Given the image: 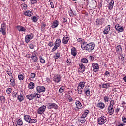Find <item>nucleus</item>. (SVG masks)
<instances>
[{
	"label": "nucleus",
	"mask_w": 126,
	"mask_h": 126,
	"mask_svg": "<svg viewBox=\"0 0 126 126\" xmlns=\"http://www.w3.org/2000/svg\"><path fill=\"white\" fill-rule=\"evenodd\" d=\"M105 21V19L104 18H98L96 20V25H102L104 22Z\"/></svg>",
	"instance_id": "obj_14"
},
{
	"label": "nucleus",
	"mask_w": 126,
	"mask_h": 126,
	"mask_svg": "<svg viewBox=\"0 0 126 126\" xmlns=\"http://www.w3.org/2000/svg\"><path fill=\"white\" fill-rule=\"evenodd\" d=\"M18 94V91H14L12 94V96L13 98H17V96L19 95Z\"/></svg>",
	"instance_id": "obj_30"
},
{
	"label": "nucleus",
	"mask_w": 126,
	"mask_h": 126,
	"mask_svg": "<svg viewBox=\"0 0 126 126\" xmlns=\"http://www.w3.org/2000/svg\"><path fill=\"white\" fill-rule=\"evenodd\" d=\"M107 122V118L104 116H101L97 119V123L99 125H104Z\"/></svg>",
	"instance_id": "obj_5"
},
{
	"label": "nucleus",
	"mask_w": 126,
	"mask_h": 126,
	"mask_svg": "<svg viewBox=\"0 0 126 126\" xmlns=\"http://www.w3.org/2000/svg\"><path fill=\"white\" fill-rule=\"evenodd\" d=\"M54 59H55V60H57V59H58L60 58V53L57 52L56 53L54 56Z\"/></svg>",
	"instance_id": "obj_38"
},
{
	"label": "nucleus",
	"mask_w": 126,
	"mask_h": 126,
	"mask_svg": "<svg viewBox=\"0 0 126 126\" xmlns=\"http://www.w3.org/2000/svg\"><path fill=\"white\" fill-rule=\"evenodd\" d=\"M92 67L93 68V71L94 72H97L98 71V69H99V64H98L96 63H92Z\"/></svg>",
	"instance_id": "obj_12"
},
{
	"label": "nucleus",
	"mask_w": 126,
	"mask_h": 126,
	"mask_svg": "<svg viewBox=\"0 0 126 126\" xmlns=\"http://www.w3.org/2000/svg\"><path fill=\"white\" fill-rule=\"evenodd\" d=\"M36 90L38 93H41V92H45L46 91V88L44 86H37L36 88Z\"/></svg>",
	"instance_id": "obj_10"
},
{
	"label": "nucleus",
	"mask_w": 126,
	"mask_h": 126,
	"mask_svg": "<svg viewBox=\"0 0 126 126\" xmlns=\"http://www.w3.org/2000/svg\"><path fill=\"white\" fill-rule=\"evenodd\" d=\"M66 21H67V20H66L65 18L63 19V22L65 23V22H66Z\"/></svg>",
	"instance_id": "obj_62"
},
{
	"label": "nucleus",
	"mask_w": 126,
	"mask_h": 126,
	"mask_svg": "<svg viewBox=\"0 0 126 126\" xmlns=\"http://www.w3.org/2000/svg\"><path fill=\"white\" fill-rule=\"evenodd\" d=\"M69 13L70 16H72L73 15V13H72V11H70V12H69Z\"/></svg>",
	"instance_id": "obj_61"
},
{
	"label": "nucleus",
	"mask_w": 126,
	"mask_h": 126,
	"mask_svg": "<svg viewBox=\"0 0 126 126\" xmlns=\"http://www.w3.org/2000/svg\"><path fill=\"white\" fill-rule=\"evenodd\" d=\"M117 126H124V124L123 123H121V124L118 125Z\"/></svg>",
	"instance_id": "obj_64"
},
{
	"label": "nucleus",
	"mask_w": 126,
	"mask_h": 126,
	"mask_svg": "<svg viewBox=\"0 0 126 126\" xmlns=\"http://www.w3.org/2000/svg\"><path fill=\"white\" fill-rule=\"evenodd\" d=\"M22 6L25 9L27 8V5L26 4H24L22 5Z\"/></svg>",
	"instance_id": "obj_59"
},
{
	"label": "nucleus",
	"mask_w": 126,
	"mask_h": 126,
	"mask_svg": "<svg viewBox=\"0 0 126 126\" xmlns=\"http://www.w3.org/2000/svg\"><path fill=\"white\" fill-rule=\"evenodd\" d=\"M24 14L27 16H29L30 17L31 16H32L33 15V13H32V11H26L24 12Z\"/></svg>",
	"instance_id": "obj_22"
},
{
	"label": "nucleus",
	"mask_w": 126,
	"mask_h": 126,
	"mask_svg": "<svg viewBox=\"0 0 126 126\" xmlns=\"http://www.w3.org/2000/svg\"><path fill=\"white\" fill-rule=\"evenodd\" d=\"M65 90V87L63 86H62L60 88L59 91L60 93H63V92Z\"/></svg>",
	"instance_id": "obj_34"
},
{
	"label": "nucleus",
	"mask_w": 126,
	"mask_h": 126,
	"mask_svg": "<svg viewBox=\"0 0 126 126\" xmlns=\"http://www.w3.org/2000/svg\"><path fill=\"white\" fill-rule=\"evenodd\" d=\"M94 48L95 44L93 42L88 44L87 42H84L81 45V48L82 50H84V51L91 52L92 50H94Z\"/></svg>",
	"instance_id": "obj_1"
},
{
	"label": "nucleus",
	"mask_w": 126,
	"mask_h": 126,
	"mask_svg": "<svg viewBox=\"0 0 126 126\" xmlns=\"http://www.w3.org/2000/svg\"><path fill=\"white\" fill-rule=\"evenodd\" d=\"M84 91L86 96H87L88 97L89 96H90V89L89 88L84 89Z\"/></svg>",
	"instance_id": "obj_27"
},
{
	"label": "nucleus",
	"mask_w": 126,
	"mask_h": 126,
	"mask_svg": "<svg viewBox=\"0 0 126 126\" xmlns=\"http://www.w3.org/2000/svg\"><path fill=\"white\" fill-rule=\"evenodd\" d=\"M114 3H115V2L113 0H111L110 2L109 3L108 7L110 10L113 9V8L114 7Z\"/></svg>",
	"instance_id": "obj_23"
},
{
	"label": "nucleus",
	"mask_w": 126,
	"mask_h": 126,
	"mask_svg": "<svg viewBox=\"0 0 126 126\" xmlns=\"http://www.w3.org/2000/svg\"><path fill=\"white\" fill-rule=\"evenodd\" d=\"M28 87L29 89H34L35 88V83L33 82H30L29 84Z\"/></svg>",
	"instance_id": "obj_26"
},
{
	"label": "nucleus",
	"mask_w": 126,
	"mask_h": 126,
	"mask_svg": "<svg viewBox=\"0 0 126 126\" xmlns=\"http://www.w3.org/2000/svg\"><path fill=\"white\" fill-rule=\"evenodd\" d=\"M79 121L81 122L82 124H84L85 122H86V120L85 118H83L81 116V117L80 118Z\"/></svg>",
	"instance_id": "obj_37"
},
{
	"label": "nucleus",
	"mask_w": 126,
	"mask_h": 126,
	"mask_svg": "<svg viewBox=\"0 0 126 126\" xmlns=\"http://www.w3.org/2000/svg\"><path fill=\"white\" fill-rule=\"evenodd\" d=\"M31 2L32 4H35V3H37V0H31Z\"/></svg>",
	"instance_id": "obj_52"
},
{
	"label": "nucleus",
	"mask_w": 126,
	"mask_h": 126,
	"mask_svg": "<svg viewBox=\"0 0 126 126\" xmlns=\"http://www.w3.org/2000/svg\"><path fill=\"white\" fill-rule=\"evenodd\" d=\"M31 58L34 63H36L38 61V57L37 56H31Z\"/></svg>",
	"instance_id": "obj_42"
},
{
	"label": "nucleus",
	"mask_w": 126,
	"mask_h": 126,
	"mask_svg": "<svg viewBox=\"0 0 126 126\" xmlns=\"http://www.w3.org/2000/svg\"><path fill=\"white\" fill-rule=\"evenodd\" d=\"M77 41H78V42H79V43H81V44L84 41V40L82 38H78L77 39Z\"/></svg>",
	"instance_id": "obj_51"
},
{
	"label": "nucleus",
	"mask_w": 126,
	"mask_h": 126,
	"mask_svg": "<svg viewBox=\"0 0 126 126\" xmlns=\"http://www.w3.org/2000/svg\"><path fill=\"white\" fill-rule=\"evenodd\" d=\"M26 98L28 100H29V101H31L33 100L34 98H36V95L33 94H30L26 95Z\"/></svg>",
	"instance_id": "obj_13"
},
{
	"label": "nucleus",
	"mask_w": 126,
	"mask_h": 126,
	"mask_svg": "<svg viewBox=\"0 0 126 126\" xmlns=\"http://www.w3.org/2000/svg\"><path fill=\"white\" fill-rule=\"evenodd\" d=\"M115 28L119 32H123V31L124 30V28L121 26V25L119 24H116L115 26Z\"/></svg>",
	"instance_id": "obj_17"
},
{
	"label": "nucleus",
	"mask_w": 126,
	"mask_h": 126,
	"mask_svg": "<svg viewBox=\"0 0 126 126\" xmlns=\"http://www.w3.org/2000/svg\"><path fill=\"white\" fill-rule=\"evenodd\" d=\"M32 55V57H37V56H38V53H37L36 51H34Z\"/></svg>",
	"instance_id": "obj_49"
},
{
	"label": "nucleus",
	"mask_w": 126,
	"mask_h": 126,
	"mask_svg": "<svg viewBox=\"0 0 126 126\" xmlns=\"http://www.w3.org/2000/svg\"><path fill=\"white\" fill-rule=\"evenodd\" d=\"M41 27L43 29H45V28L46 27V24L45 23L42 24Z\"/></svg>",
	"instance_id": "obj_58"
},
{
	"label": "nucleus",
	"mask_w": 126,
	"mask_h": 126,
	"mask_svg": "<svg viewBox=\"0 0 126 126\" xmlns=\"http://www.w3.org/2000/svg\"><path fill=\"white\" fill-rule=\"evenodd\" d=\"M86 83L85 82H80L78 84V87L77 88V91L78 94H82V91H83V88L85 86Z\"/></svg>",
	"instance_id": "obj_3"
},
{
	"label": "nucleus",
	"mask_w": 126,
	"mask_h": 126,
	"mask_svg": "<svg viewBox=\"0 0 126 126\" xmlns=\"http://www.w3.org/2000/svg\"><path fill=\"white\" fill-rule=\"evenodd\" d=\"M104 74L105 75H106V76H107L108 77L110 76V72H109V71H106Z\"/></svg>",
	"instance_id": "obj_55"
},
{
	"label": "nucleus",
	"mask_w": 126,
	"mask_h": 126,
	"mask_svg": "<svg viewBox=\"0 0 126 126\" xmlns=\"http://www.w3.org/2000/svg\"><path fill=\"white\" fill-rule=\"evenodd\" d=\"M123 80L125 82H126V76H125L124 78H123Z\"/></svg>",
	"instance_id": "obj_63"
},
{
	"label": "nucleus",
	"mask_w": 126,
	"mask_h": 126,
	"mask_svg": "<svg viewBox=\"0 0 126 126\" xmlns=\"http://www.w3.org/2000/svg\"><path fill=\"white\" fill-rule=\"evenodd\" d=\"M122 121L124 124H126V118L125 116L122 117Z\"/></svg>",
	"instance_id": "obj_48"
},
{
	"label": "nucleus",
	"mask_w": 126,
	"mask_h": 126,
	"mask_svg": "<svg viewBox=\"0 0 126 126\" xmlns=\"http://www.w3.org/2000/svg\"><path fill=\"white\" fill-rule=\"evenodd\" d=\"M30 75L31 78H35L36 77V74L35 73H32Z\"/></svg>",
	"instance_id": "obj_47"
},
{
	"label": "nucleus",
	"mask_w": 126,
	"mask_h": 126,
	"mask_svg": "<svg viewBox=\"0 0 126 126\" xmlns=\"http://www.w3.org/2000/svg\"><path fill=\"white\" fill-rule=\"evenodd\" d=\"M67 63L68 65H70V64H71V61L70 60V59H67Z\"/></svg>",
	"instance_id": "obj_54"
},
{
	"label": "nucleus",
	"mask_w": 126,
	"mask_h": 126,
	"mask_svg": "<svg viewBox=\"0 0 126 126\" xmlns=\"http://www.w3.org/2000/svg\"><path fill=\"white\" fill-rule=\"evenodd\" d=\"M71 50V55H72L73 57H75V56H76L77 55L76 49H75V48L74 47H72Z\"/></svg>",
	"instance_id": "obj_29"
},
{
	"label": "nucleus",
	"mask_w": 126,
	"mask_h": 126,
	"mask_svg": "<svg viewBox=\"0 0 126 126\" xmlns=\"http://www.w3.org/2000/svg\"><path fill=\"white\" fill-rule=\"evenodd\" d=\"M47 108L49 109H55V110H58L59 106L55 103H49L48 104Z\"/></svg>",
	"instance_id": "obj_6"
},
{
	"label": "nucleus",
	"mask_w": 126,
	"mask_h": 126,
	"mask_svg": "<svg viewBox=\"0 0 126 126\" xmlns=\"http://www.w3.org/2000/svg\"><path fill=\"white\" fill-rule=\"evenodd\" d=\"M16 28H17V29L20 32H26V29L24 28V27H23L22 26H17Z\"/></svg>",
	"instance_id": "obj_21"
},
{
	"label": "nucleus",
	"mask_w": 126,
	"mask_h": 126,
	"mask_svg": "<svg viewBox=\"0 0 126 126\" xmlns=\"http://www.w3.org/2000/svg\"><path fill=\"white\" fill-rule=\"evenodd\" d=\"M49 47H53L54 46V43L53 42L49 41L48 43Z\"/></svg>",
	"instance_id": "obj_50"
},
{
	"label": "nucleus",
	"mask_w": 126,
	"mask_h": 126,
	"mask_svg": "<svg viewBox=\"0 0 126 126\" xmlns=\"http://www.w3.org/2000/svg\"><path fill=\"white\" fill-rule=\"evenodd\" d=\"M58 25H59V21H58V20H55L54 21H53L52 24V28H56L58 27Z\"/></svg>",
	"instance_id": "obj_25"
},
{
	"label": "nucleus",
	"mask_w": 126,
	"mask_h": 126,
	"mask_svg": "<svg viewBox=\"0 0 126 126\" xmlns=\"http://www.w3.org/2000/svg\"><path fill=\"white\" fill-rule=\"evenodd\" d=\"M18 78L19 80H22L23 79H24V77L23 76V75L20 73L18 75Z\"/></svg>",
	"instance_id": "obj_39"
},
{
	"label": "nucleus",
	"mask_w": 126,
	"mask_h": 126,
	"mask_svg": "<svg viewBox=\"0 0 126 126\" xmlns=\"http://www.w3.org/2000/svg\"><path fill=\"white\" fill-rule=\"evenodd\" d=\"M103 100H104L105 103H107V102H109V101L110 100V98L108 96H105L104 97Z\"/></svg>",
	"instance_id": "obj_36"
},
{
	"label": "nucleus",
	"mask_w": 126,
	"mask_h": 126,
	"mask_svg": "<svg viewBox=\"0 0 126 126\" xmlns=\"http://www.w3.org/2000/svg\"><path fill=\"white\" fill-rule=\"evenodd\" d=\"M29 47L30 49H34V45L33 44H30Z\"/></svg>",
	"instance_id": "obj_56"
},
{
	"label": "nucleus",
	"mask_w": 126,
	"mask_h": 126,
	"mask_svg": "<svg viewBox=\"0 0 126 126\" xmlns=\"http://www.w3.org/2000/svg\"><path fill=\"white\" fill-rule=\"evenodd\" d=\"M17 124L19 126H22L23 124V122H22V120L21 119H19L17 121Z\"/></svg>",
	"instance_id": "obj_43"
},
{
	"label": "nucleus",
	"mask_w": 126,
	"mask_h": 126,
	"mask_svg": "<svg viewBox=\"0 0 126 126\" xmlns=\"http://www.w3.org/2000/svg\"><path fill=\"white\" fill-rule=\"evenodd\" d=\"M69 41V37L65 36H64L62 40V44H63V45H66L68 43V41Z\"/></svg>",
	"instance_id": "obj_16"
},
{
	"label": "nucleus",
	"mask_w": 126,
	"mask_h": 126,
	"mask_svg": "<svg viewBox=\"0 0 126 126\" xmlns=\"http://www.w3.org/2000/svg\"><path fill=\"white\" fill-rule=\"evenodd\" d=\"M17 100L19 101V102H22L24 100V94L23 93H21L20 94L18 95V96L17 97Z\"/></svg>",
	"instance_id": "obj_15"
},
{
	"label": "nucleus",
	"mask_w": 126,
	"mask_h": 126,
	"mask_svg": "<svg viewBox=\"0 0 126 126\" xmlns=\"http://www.w3.org/2000/svg\"><path fill=\"white\" fill-rule=\"evenodd\" d=\"M12 91V89L11 88H8L7 90H6V92L8 94H10V93H11V91Z\"/></svg>",
	"instance_id": "obj_46"
},
{
	"label": "nucleus",
	"mask_w": 126,
	"mask_h": 126,
	"mask_svg": "<svg viewBox=\"0 0 126 126\" xmlns=\"http://www.w3.org/2000/svg\"><path fill=\"white\" fill-rule=\"evenodd\" d=\"M50 5H51V8H54V3H53V2H51L50 3Z\"/></svg>",
	"instance_id": "obj_60"
},
{
	"label": "nucleus",
	"mask_w": 126,
	"mask_h": 126,
	"mask_svg": "<svg viewBox=\"0 0 126 126\" xmlns=\"http://www.w3.org/2000/svg\"><path fill=\"white\" fill-rule=\"evenodd\" d=\"M24 119L27 123H29V124H34L35 123H37V120L36 119H31L30 116L28 115H24Z\"/></svg>",
	"instance_id": "obj_2"
},
{
	"label": "nucleus",
	"mask_w": 126,
	"mask_h": 126,
	"mask_svg": "<svg viewBox=\"0 0 126 126\" xmlns=\"http://www.w3.org/2000/svg\"><path fill=\"white\" fill-rule=\"evenodd\" d=\"M0 32L2 35H6V26H5L4 24H1Z\"/></svg>",
	"instance_id": "obj_9"
},
{
	"label": "nucleus",
	"mask_w": 126,
	"mask_h": 126,
	"mask_svg": "<svg viewBox=\"0 0 126 126\" xmlns=\"http://www.w3.org/2000/svg\"><path fill=\"white\" fill-rule=\"evenodd\" d=\"M46 109H47V107L45 105H43L38 108L37 113L39 115H43V113L45 112V111H46Z\"/></svg>",
	"instance_id": "obj_8"
},
{
	"label": "nucleus",
	"mask_w": 126,
	"mask_h": 126,
	"mask_svg": "<svg viewBox=\"0 0 126 126\" xmlns=\"http://www.w3.org/2000/svg\"><path fill=\"white\" fill-rule=\"evenodd\" d=\"M61 39L59 38L57 39L54 43V46L53 47V48L51 50V52L53 53V52H55V51H56V50H58V49L59 48V47H60L61 46Z\"/></svg>",
	"instance_id": "obj_4"
},
{
	"label": "nucleus",
	"mask_w": 126,
	"mask_h": 126,
	"mask_svg": "<svg viewBox=\"0 0 126 126\" xmlns=\"http://www.w3.org/2000/svg\"><path fill=\"white\" fill-rule=\"evenodd\" d=\"M10 81L12 86H15V80L13 78V77H12V78L10 79Z\"/></svg>",
	"instance_id": "obj_32"
},
{
	"label": "nucleus",
	"mask_w": 126,
	"mask_h": 126,
	"mask_svg": "<svg viewBox=\"0 0 126 126\" xmlns=\"http://www.w3.org/2000/svg\"><path fill=\"white\" fill-rule=\"evenodd\" d=\"M97 107L100 109H104V108H105V103L103 102L98 103L97 105Z\"/></svg>",
	"instance_id": "obj_28"
},
{
	"label": "nucleus",
	"mask_w": 126,
	"mask_h": 126,
	"mask_svg": "<svg viewBox=\"0 0 126 126\" xmlns=\"http://www.w3.org/2000/svg\"><path fill=\"white\" fill-rule=\"evenodd\" d=\"M7 74L9 75V76H12V73L10 71H7Z\"/></svg>",
	"instance_id": "obj_57"
},
{
	"label": "nucleus",
	"mask_w": 126,
	"mask_h": 126,
	"mask_svg": "<svg viewBox=\"0 0 126 126\" xmlns=\"http://www.w3.org/2000/svg\"><path fill=\"white\" fill-rule=\"evenodd\" d=\"M39 60H40V63H45V59H43V57H42V56L39 57Z\"/></svg>",
	"instance_id": "obj_40"
},
{
	"label": "nucleus",
	"mask_w": 126,
	"mask_h": 126,
	"mask_svg": "<svg viewBox=\"0 0 126 126\" xmlns=\"http://www.w3.org/2000/svg\"><path fill=\"white\" fill-rule=\"evenodd\" d=\"M33 95H35V98H40V97H41V95H39L37 93H34L33 94Z\"/></svg>",
	"instance_id": "obj_53"
},
{
	"label": "nucleus",
	"mask_w": 126,
	"mask_h": 126,
	"mask_svg": "<svg viewBox=\"0 0 126 126\" xmlns=\"http://www.w3.org/2000/svg\"><path fill=\"white\" fill-rule=\"evenodd\" d=\"M116 51L117 52H121L122 51V47L121 45H118L116 47Z\"/></svg>",
	"instance_id": "obj_41"
},
{
	"label": "nucleus",
	"mask_w": 126,
	"mask_h": 126,
	"mask_svg": "<svg viewBox=\"0 0 126 126\" xmlns=\"http://www.w3.org/2000/svg\"><path fill=\"white\" fill-rule=\"evenodd\" d=\"M39 20V16H34L32 18V20L33 21V22H37L38 20Z\"/></svg>",
	"instance_id": "obj_31"
},
{
	"label": "nucleus",
	"mask_w": 126,
	"mask_h": 126,
	"mask_svg": "<svg viewBox=\"0 0 126 126\" xmlns=\"http://www.w3.org/2000/svg\"><path fill=\"white\" fill-rule=\"evenodd\" d=\"M110 29H111V25H108L107 26L105 27L104 31H103V34H108L110 32Z\"/></svg>",
	"instance_id": "obj_19"
},
{
	"label": "nucleus",
	"mask_w": 126,
	"mask_h": 126,
	"mask_svg": "<svg viewBox=\"0 0 126 126\" xmlns=\"http://www.w3.org/2000/svg\"><path fill=\"white\" fill-rule=\"evenodd\" d=\"M34 38L33 34H31L25 36V42L26 43H29L31 40H32Z\"/></svg>",
	"instance_id": "obj_11"
},
{
	"label": "nucleus",
	"mask_w": 126,
	"mask_h": 126,
	"mask_svg": "<svg viewBox=\"0 0 126 126\" xmlns=\"http://www.w3.org/2000/svg\"><path fill=\"white\" fill-rule=\"evenodd\" d=\"M79 66H80L79 71L80 72H84L85 71V66L82 63H79Z\"/></svg>",
	"instance_id": "obj_20"
},
{
	"label": "nucleus",
	"mask_w": 126,
	"mask_h": 126,
	"mask_svg": "<svg viewBox=\"0 0 126 126\" xmlns=\"http://www.w3.org/2000/svg\"><path fill=\"white\" fill-rule=\"evenodd\" d=\"M110 85H111L110 83L103 84H102V88H108V87H110Z\"/></svg>",
	"instance_id": "obj_35"
},
{
	"label": "nucleus",
	"mask_w": 126,
	"mask_h": 126,
	"mask_svg": "<svg viewBox=\"0 0 126 126\" xmlns=\"http://www.w3.org/2000/svg\"><path fill=\"white\" fill-rule=\"evenodd\" d=\"M89 113V110H86L85 112L83 113V114L82 115V118H86L87 117V115Z\"/></svg>",
	"instance_id": "obj_33"
},
{
	"label": "nucleus",
	"mask_w": 126,
	"mask_h": 126,
	"mask_svg": "<svg viewBox=\"0 0 126 126\" xmlns=\"http://www.w3.org/2000/svg\"><path fill=\"white\" fill-rule=\"evenodd\" d=\"M81 62L84 63H88V60L86 58H83L81 59Z\"/></svg>",
	"instance_id": "obj_44"
},
{
	"label": "nucleus",
	"mask_w": 126,
	"mask_h": 126,
	"mask_svg": "<svg viewBox=\"0 0 126 126\" xmlns=\"http://www.w3.org/2000/svg\"><path fill=\"white\" fill-rule=\"evenodd\" d=\"M108 112L109 115H112L114 114V107L108 106Z\"/></svg>",
	"instance_id": "obj_24"
},
{
	"label": "nucleus",
	"mask_w": 126,
	"mask_h": 126,
	"mask_svg": "<svg viewBox=\"0 0 126 126\" xmlns=\"http://www.w3.org/2000/svg\"><path fill=\"white\" fill-rule=\"evenodd\" d=\"M114 105H115V101L114 100H111L110 102V105L108 106V107H114Z\"/></svg>",
	"instance_id": "obj_45"
},
{
	"label": "nucleus",
	"mask_w": 126,
	"mask_h": 126,
	"mask_svg": "<svg viewBox=\"0 0 126 126\" xmlns=\"http://www.w3.org/2000/svg\"><path fill=\"white\" fill-rule=\"evenodd\" d=\"M53 80L56 83H59V82H61L62 81V76L60 74H58L55 75L53 77Z\"/></svg>",
	"instance_id": "obj_7"
},
{
	"label": "nucleus",
	"mask_w": 126,
	"mask_h": 126,
	"mask_svg": "<svg viewBox=\"0 0 126 126\" xmlns=\"http://www.w3.org/2000/svg\"><path fill=\"white\" fill-rule=\"evenodd\" d=\"M75 104L76 106V109L77 110H79V109H82L83 106H82V104H81V102L79 101H76L75 102Z\"/></svg>",
	"instance_id": "obj_18"
}]
</instances>
